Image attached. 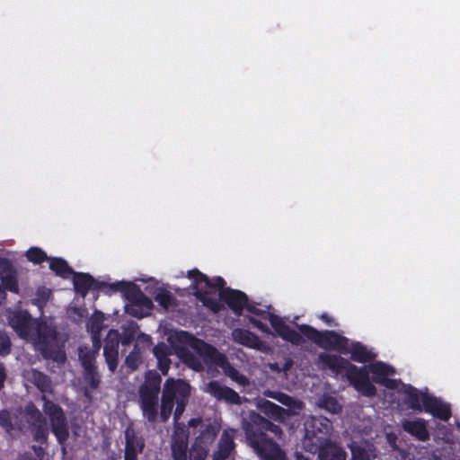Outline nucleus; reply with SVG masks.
I'll use <instances>...</instances> for the list:
<instances>
[{"label":"nucleus","mask_w":460,"mask_h":460,"mask_svg":"<svg viewBox=\"0 0 460 460\" xmlns=\"http://www.w3.org/2000/svg\"><path fill=\"white\" fill-rule=\"evenodd\" d=\"M190 394L189 384L181 379L169 378L164 385L161 399L160 417L166 421L172 412L174 404L176 408L173 414L174 430L171 439V451L173 460L190 459L188 452L189 432L187 427L178 422L185 411Z\"/></svg>","instance_id":"1"},{"label":"nucleus","mask_w":460,"mask_h":460,"mask_svg":"<svg viewBox=\"0 0 460 460\" xmlns=\"http://www.w3.org/2000/svg\"><path fill=\"white\" fill-rule=\"evenodd\" d=\"M176 337L179 343L189 346L196 352L193 353L184 347L177 348L181 361L193 371L202 372L207 368L208 371L216 372V374H220V370L223 374H239L232 367L226 355L220 352L215 346L186 331L178 332Z\"/></svg>","instance_id":"2"},{"label":"nucleus","mask_w":460,"mask_h":460,"mask_svg":"<svg viewBox=\"0 0 460 460\" xmlns=\"http://www.w3.org/2000/svg\"><path fill=\"white\" fill-rule=\"evenodd\" d=\"M269 321L275 332L284 341L294 345H300L303 342L302 334L309 341L316 344L319 348L327 350H335L341 354L345 352L349 339L339 334L335 331H318L308 324H301L296 332L287 324L279 316L270 314Z\"/></svg>","instance_id":"3"},{"label":"nucleus","mask_w":460,"mask_h":460,"mask_svg":"<svg viewBox=\"0 0 460 460\" xmlns=\"http://www.w3.org/2000/svg\"><path fill=\"white\" fill-rule=\"evenodd\" d=\"M243 429L248 445L254 450L261 460H285V453L278 444L268 438L264 431L279 436L281 429L258 413L250 411L243 419Z\"/></svg>","instance_id":"4"},{"label":"nucleus","mask_w":460,"mask_h":460,"mask_svg":"<svg viewBox=\"0 0 460 460\" xmlns=\"http://www.w3.org/2000/svg\"><path fill=\"white\" fill-rule=\"evenodd\" d=\"M373 380L388 388L397 390L400 400L403 401L410 409L424 411L445 421L451 416L450 405L432 396L427 391H420L412 386L397 383L395 380L387 378L386 376H374Z\"/></svg>","instance_id":"5"},{"label":"nucleus","mask_w":460,"mask_h":460,"mask_svg":"<svg viewBox=\"0 0 460 460\" xmlns=\"http://www.w3.org/2000/svg\"><path fill=\"white\" fill-rule=\"evenodd\" d=\"M95 288H98V290H102L108 295L120 292L128 302L125 307L126 312L129 315L137 318H143L146 316V313H145L144 310H151L154 306L152 300L142 292L137 284L133 282L116 281L113 283H107L104 281H99Z\"/></svg>","instance_id":"6"},{"label":"nucleus","mask_w":460,"mask_h":460,"mask_svg":"<svg viewBox=\"0 0 460 460\" xmlns=\"http://www.w3.org/2000/svg\"><path fill=\"white\" fill-rule=\"evenodd\" d=\"M319 363L324 368L332 370L334 374H395V368L383 361H370L367 365L357 367L350 360L339 355L321 353Z\"/></svg>","instance_id":"7"},{"label":"nucleus","mask_w":460,"mask_h":460,"mask_svg":"<svg viewBox=\"0 0 460 460\" xmlns=\"http://www.w3.org/2000/svg\"><path fill=\"white\" fill-rule=\"evenodd\" d=\"M188 278L193 280V288L195 289L193 294L197 299L212 312L218 313L221 310V305L217 298L211 296L208 289L217 288L219 292L226 289L225 279L222 277L210 279L198 269L189 270Z\"/></svg>","instance_id":"8"},{"label":"nucleus","mask_w":460,"mask_h":460,"mask_svg":"<svg viewBox=\"0 0 460 460\" xmlns=\"http://www.w3.org/2000/svg\"><path fill=\"white\" fill-rule=\"evenodd\" d=\"M188 427L194 430L197 429L199 433L190 449V460H205L209 446L214 442L219 427L216 423L199 418L190 420Z\"/></svg>","instance_id":"9"},{"label":"nucleus","mask_w":460,"mask_h":460,"mask_svg":"<svg viewBox=\"0 0 460 460\" xmlns=\"http://www.w3.org/2000/svg\"><path fill=\"white\" fill-rule=\"evenodd\" d=\"M266 394L276 399L278 402L287 407V409H283L280 406L267 400H261L258 402L257 406L266 415L276 420L283 421L288 416L296 415L304 407L301 401L295 400L285 394L269 392Z\"/></svg>","instance_id":"10"},{"label":"nucleus","mask_w":460,"mask_h":460,"mask_svg":"<svg viewBox=\"0 0 460 460\" xmlns=\"http://www.w3.org/2000/svg\"><path fill=\"white\" fill-rule=\"evenodd\" d=\"M332 430V425L327 418L310 416L305 422V437L302 441L304 449L316 454L320 444L327 440L324 436L331 434Z\"/></svg>","instance_id":"11"},{"label":"nucleus","mask_w":460,"mask_h":460,"mask_svg":"<svg viewBox=\"0 0 460 460\" xmlns=\"http://www.w3.org/2000/svg\"><path fill=\"white\" fill-rule=\"evenodd\" d=\"M35 333L32 339L36 341L44 358L52 359L58 364L65 363L66 355L65 350L57 344L56 330L44 325L35 327Z\"/></svg>","instance_id":"12"},{"label":"nucleus","mask_w":460,"mask_h":460,"mask_svg":"<svg viewBox=\"0 0 460 460\" xmlns=\"http://www.w3.org/2000/svg\"><path fill=\"white\" fill-rule=\"evenodd\" d=\"M160 385V376H146V379L139 390L143 414L151 422H154L157 418Z\"/></svg>","instance_id":"13"},{"label":"nucleus","mask_w":460,"mask_h":460,"mask_svg":"<svg viewBox=\"0 0 460 460\" xmlns=\"http://www.w3.org/2000/svg\"><path fill=\"white\" fill-rule=\"evenodd\" d=\"M44 412L50 420L52 431L58 441L63 444L68 437L67 424L63 411L58 405L48 401L44 404Z\"/></svg>","instance_id":"14"},{"label":"nucleus","mask_w":460,"mask_h":460,"mask_svg":"<svg viewBox=\"0 0 460 460\" xmlns=\"http://www.w3.org/2000/svg\"><path fill=\"white\" fill-rule=\"evenodd\" d=\"M0 281L7 292L20 293L18 270L13 261L5 257H0Z\"/></svg>","instance_id":"15"},{"label":"nucleus","mask_w":460,"mask_h":460,"mask_svg":"<svg viewBox=\"0 0 460 460\" xmlns=\"http://www.w3.org/2000/svg\"><path fill=\"white\" fill-rule=\"evenodd\" d=\"M346 351L341 354H349L351 361L367 365L370 361H374L377 358V353L373 348H368L360 341H352L346 345Z\"/></svg>","instance_id":"16"},{"label":"nucleus","mask_w":460,"mask_h":460,"mask_svg":"<svg viewBox=\"0 0 460 460\" xmlns=\"http://www.w3.org/2000/svg\"><path fill=\"white\" fill-rule=\"evenodd\" d=\"M10 325L22 339L32 340L36 334L35 325L31 321V315L27 312H16L10 318Z\"/></svg>","instance_id":"17"},{"label":"nucleus","mask_w":460,"mask_h":460,"mask_svg":"<svg viewBox=\"0 0 460 460\" xmlns=\"http://www.w3.org/2000/svg\"><path fill=\"white\" fill-rule=\"evenodd\" d=\"M219 299L236 314H241L248 302L247 295L237 289L226 288L219 292Z\"/></svg>","instance_id":"18"},{"label":"nucleus","mask_w":460,"mask_h":460,"mask_svg":"<svg viewBox=\"0 0 460 460\" xmlns=\"http://www.w3.org/2000/svg\"><path fill=\"white\" fill-rule=\"evenodd\" d=\"M24 417L27 421L37 428L34 438L38 441H45L48 435V428L45 420L38 409L32 404H28L25 409Z\"/></svg>","instance_id":"19"},{"label":"nucleus","mask_w":460,"mask_h":460,"mask_svg":"<svg viewBox=\"0 0 460 460\" xmlns=\"http://www.w3.org/2000/svg\"><path fill=\"white\" fill-rule=\"evenodd\" d=\"M72 275L75 291L83 297H85L91 289L98 290V288H95L98 281L89 273L74 271Z\"/></svg>","instance_id":"20"},{"label":"nucleus","mask_w":460,"mask_h":460,"mask_svg":"<svg viewBox=\"0 0 460 460\" xmlns=\"http://www.w3.org/2000/svg\"><path fill=\"white\" fill-rule=\"evenodd\" d=\"M205 391L218 400L240 403V396L232 389L221 385L217 382H210L206 385Z\"/></svg>","instance_id":"21"},{"label":"nucleus","mask_w":460,"mask_h":460,"mask_svg":"<svg viewBox=\"0 0 460 460\" xmlns=\"http://www.w3.org/2000/svg\"><path fill=\"white\" fill-rule=\"evenodd\" d=\"M319 460H345L346 452L329 439L320 444L317 450Z\"/></svg>","instance_id":"22"},{"label":"nucleus","mask_w":460,"mask_h":460,"mask_svg":"<svg viewBox=\"0 0 460 460\" xmlns=\"http://www.w3.org/2000/svg\"><path fill=\"white\" fill-rule=\"evenodd\" d=\"M402 426L406 432L421 441H426L429 438L426 421L422 419L405 420L402 421Z\"/></svg>","instance_id":"23"},{"label":"nucleus","mask_w":460,"mask_h":460,"mask_svg":"<svg viewBox=\"0 0 460 460\" xmlns=\"http://www.w3.org/2000/svg\"><path fill=\"white\" fill-rule=\"evenodd\" d=\"M235 433L236 431L234 429L224 430L220 438L218 450L214 455L215 460H225L229 456L234 446V438L235 437Z\"/></svg>","instance_id":"24"},{"label":"nucleus","mask_w":460,"mask_h":460,"mask_svg":"<svg viewBox=\"0 0 460 460\" xmlns=\"http://www.w3.org/2000/svg\"><path fill=\"white\" fill-rule=\"evenodd\" d=\"M97 353V350L88 346H80L78 348V358L84 374H96L95 358Z\"/></svg>","instance_id":"25"},{"label":"nucleus","mask_w":460,"mask_h":460,"mask_svg":"<svg viewBox=\"0 0 460 460\" xmlns=\"http://www.w3.org/2000/svg\"><path fill=\"white\" fill-rule=\"evenodd\" d=\"M351 460H371L376 456L375 448L368 442H353L349 446Z\"/></svg>","instance_id":"26"},{"label":"nucleus","mask_w":460,"mask_h":460,"mask_svg":"<svg viewBox=\"0 0 460 460\" xmlns=\"http://www.w3.org/2000/svg\"><path fill=\"white\" fill-rule=\"evenodd\" d=\"M0 426L5 429L7 433L13 436L15 429L22 430V420L15 412H11L6 410L0 411Z\"/></svg>","instance_id":"27"},{"label":"nucleus","mask_w":460,"mask_h":460,"mask_svg":"<svg viewBox=\"0 0 460 460\" xmlns=\"http://www.w3.org/2000/svg\"><path fill=\"white\" fill-rule=\"evenodd\" d=\"M233 337L237 343L252 349H257L261 345L259 337L255 333L245 329L234 330Z\"/></svg>","instance_id":"28"},{"label":"nucleus","mask_w":460,"mask_h":460,"mask_svg":"<svg viewBox=\"0 0 460 460\" xmlns=\"http://www.w3.org/2000/svg\"><path fill=\"white\" fill-rule=\"evenodd\" d=\"M354 388L364 395L370 396L375 394V387L370 382L369 376H345Z\"/></svg>","instance_id":"29"},{"label":"nucleus","mask_w":460,"mask_h":460,"mask_svg":"<svg viewBox=\"0 0 460 460\" xmlns=\"http://www.w3.org/2000/svg\"><path fill=\"white\" fill-rule=\"evenodd\" d=\"M49 269L58 277L68 279L74 270L68 265L67 261L60 257H49Z\"/></svg>","instance_id":"30"},{"label":"nucleus","mask_w":460,"mask_h":460,"mask_svg":"<svg viewBox=\"0 0 460 460\" xmlns=\"http://www.w3.org/2000/svg\"><path fill=\"white\" fill-rule=\"evenodd\" d=\"M154 299L164 310L177 305V301L174 296L165 288H159L153 294Z\"/></svg>","instance_id":"31"},{"label":"nucleus","mask_w":460,"mask_h":460,"mask_svg":"<svg viewBox=\"0 0 460 460\" xmlns=\"http://www.w3.org/2000/svg\"><path fill=\"white\" fill-rule=\"evenodd\" d=\"M103 354L105 357L106 363L109 370L114 372L118 366V344L106 343L103 349Z\"/></svg>","instance_id":"32"},{"label":"nucleus","mask_w":460,"mask_h":460,"mask_svg":"<svg viewBox=\"0 0 460 460\" xmlns=\"http://www.w3.org/2000/svg\"><path fill=\"white\" fill-rule=\"evenodd\" d=\"M318 407L324 409L330 413H339L341 411V405L337 399L331 395L323 396L317 402Z\"/></svg>","instance_id":"33"},{"label":"nucleus","mask_w":460,"mask_h":460,"mask_svg":"<svg viewBox=\"0 0 460 460\" xmlns=\"http://www.w3.org/2000/svg\"><path fill=\"white\" fill-rule=\"evenodd\" d=\"M25 256L27 260L33 264H41L49 259L46 252L37 246L29 248L25 252Z\"/></svg>","instance_id":"34"},{"label":"nucleus","mask_w":460,"mask_h":460,"mask_svg":"<svg viewBox=\"0 0 460 460\" xmlns=\"http://www.w3.org/2000/svg\"><path fill=\"white\" fill-rule=\"evenodd\" d=\"M136 349L137 346L125 358V365L131 372L135 371L141 362V354Z\"/></svg>","instance_id":"35"},{"label":"nucleus","mask_w":460,"mask_h":460,"mask_svg":"<svg viewBox=\"0 0 460 460\" xmlns=\"http://www.w3.org/2000/svg\"><path fill=\"white\" fill-rule=\"evenodd\" d=\"M143 447L144 445L140 439L134 437L128 430L126 432V449H135L136 452H141Z\"/></svg>","instance_id":"36"},{"label":"nucleus","mask_w":460,"mask_h":460,"mask_svg":"<svg viewBox=\"0 0 460 460\" xmlns=\"http://www.w3.org/2000/svg\"><path fill=\"white\" fill-rule=\"evenodd\" d=\"M153 352L156 359L169 357L171 353V349L168 345H166L164 342H160L157 345H155L153 349Z\"/></svg>","instance_id":"37"},{"label":"nucleus","mask_w":460,"mask_h":460,"mask_svg":"<svg viewBox=\"0 0 460 460\" xmlns=\"http://www.w3.org/2000/svg\"><path fill=\"white\" fill-rule=\"evenodd\" d=\"M11 340L5 332H0V354L8 355L11 351Z\"/></svg>","instance_id":"38"},{"label":"nucleus","mask_w":460,"mask_h":460,"mask_svg":"<svg viewBox=\"0 0 460 460\" xmlns=\"http://www.w3.org/2000/svg\"><path fill=\"white\" fill-rule=\"evenodd\" d=\"M36 294H37L38 299L41 303H47L49 301V299L50 298L51 291H50V289L46 288L45 287H41L37 289Z\"/></svg>","instance_id":"39"},{"label":"nucleus","mask_w":460,"mask_h":460,"mask_svg":"<svg viewBox=\"0 0 460 460\" xmlns=\"http://www.w3.org/2000/svg\"><path fill=\"white\" fill-rule=\"evenodd\" d=\"M171 359L169 357H164L157 359V366L162 374H167L170 368Z\"/></svg>","instance_id":"40"},{"label":"nucleus","mask_w":460,"mask_h":460,"mask_svg":"<svg viewBox=\"0 0 460 460\" xmlns=\"http://www.w3.org/2000/svg\"><path fill=\"white\" fill-rule=\"evenodd\" d=\"M32 451H33L32 457L24 456H22V460H41L42 448L40 447H32Z\"/></svg>","instance_id":"41"},{"label":"nucleus","mask_w":460,"mask_h":460,"mask_svg":"<svg viewBox=\"0 0 460 460\" xmlns=\"http://www.w3.org/2000/svg\"><path fill=\"white\" fill-rule=\"evenodd\" d=\"M319 318L324 323H326L328 326H331V327H337L338 326V323L332 316H330L327 313H323L319 316Z\"/></svg>","instance_id":"42"},{"label":"nucleus","mask_w":460,"mask_h":460,"mask_svg":"<svg viewBox=\"0 0 460 460\" xmlns=\"http://www.w3.org/2000/svg\"><path fill=\"white\" fill-rule=\"evenodd\" d=\"M35 377L34 379V382L36 383L37 386L41 390V391H46L47 390V385H45V383L47 382V376H33Z\"/></svg>","instance_id":"43"},{"label":"nucleus","mask_w":460,"mask_h":460,"mask_svg":"<svg viewBox=\"0 0 460 460\" xmlns=\"http://www.w3.org/2000/svg\"><path fill=\"white\" fill-rule=\"evenodd\" d=\"M244 308L251 314H253L255 315L261 316L264 314V311H262L260 308H257L255 305L249 304V301L247 302Z\"/></svg>","instance_id":"44"},{"label":"nucleus","mask_w":460,"mask_h":460,"mask_svg":"<svg viewBox=\"0 0 460 460\" xmlns=\"http://www.w3.org/2000/svg\"><path fill=\"white\" fill-rule=\"evenodd\" d=\"M134 338H135V334H134V332H126L123 335V337L121 338V343L123 345H129L133 341H134Z\"/></svg>","instance_id":"45"},{"label":"nucleus","mask_w":460,"mask_h":460,"mask_svg":"<svg viewBox=\"0 0 460 460\" xmlns=\"http://www.w3.org/2000/svg\"><path fill=\"white\" fill-rule=\"evenodd\" d=\"M250 323L255 326L256 328H258L260 331L265 332H268V326L263 323L262 322H261L260 320H257L255 318H250Z\"/></svg>","instance_id":"46"},{"label":"nucleus","mask_w":460,"mask_h":460,"mask_svg":"<svg viewBox=\"0 0 460 460\" xmlns=\"http://www.w3.org/2000/svg\"><path fill=\"white\" fill-rule=\"evenodd\" d=\"M139 452H136L135 449H126L125 450V460H136L137 455Z\"/></svg>","instance_id":"47"},{"label":"nucleus","mask_w":460,"mask_h":460,"mask_svg":"<svg viewBox=\"0 0 460 460\" xmlns=\"http://www.w3.org/2000/svg\"><path fill=\"white\" fill-rule=\"evenodd\" d=\"M396 438H397L394 433L386 434L387 442L393 448H396Z\"/></svg>","instance_id":"48"},{"label":"nucleus","mask_w":460,"mask_h":460,"mask_svg":"<svg viewBox=\"0 0 460 460\" xmlns=\"http://www.w3.org/2000/svg\"><path fill=\"white\" fill-rule=\"evenodd\" d=\"M6 290L4 288V286L0 283V301L1 303L6 299Z\"/></svg>","instance_id":"49"},{"label":"nucleus","mask_w":460,"mask_h":460,"mask_svg":"<svg viewBox=\"0 0 460 460\" xmlns=\"http://www.w3.org/2000/svg\"><path fill=\"white\" fill-rule=\"evenodd\" d=\"M234 376V380L238 383H243L244 380H245V376H243V375H240V376Z\"/></svg>","instance_id":"50"},{"label":"nucleus","mask_w":460,"mask_h":460,"mask_svg":"<svg viewBox=\"0 0 460 460\" xmlns=\"http://www.w3.org/2000/svg\"><path fill=\"white\" fill-rule=\"evenodd\" d=\"M4 377H5V376H0V389H1V388L3 387V385H4Z\"/></svg>","instance_id":"51"},{"label":"nucleus","mask_w":460,"mask_h":460,"mask_svg":"<svg viewBox=\"0 0 460 460\" xmlns=\"http://www.w3.org/2000/svg\"><path fill=\"white\" fill-rule=\"evenodd\" d=\"M31 373L32 374H36V375H39V374H42L40 371L37 370V369H31Z\"/></svg>","instance_id":"52"},{"label":"nucleus","mask_w":460,"mask_h":460,"mask_svg":"<svg viewBox=\"0 0 460 460\" xmlns=\"http://www.w3.org/2000/svg\"><path fill=\"white\" fill-rule=\"evenodd\" d=\"M0 374H5L4 373V367L3 365H0Z\"/></svg>","instance_id":"53"},{"label":"nucleus","mask_w":460,"mask_h":460,"mask_svg":"<svg viewBox=\"0 0 460 460\" xmlns=\"http://www.w3.org/2000/svg\"><path fill=\"white\" fill-rule=\"evenodd\" d=\"M145 374L151 375V374H157V373L154 370H147Z\"/></svg>","instance_id":"54"},{"label":"nucleus","mask_w":460,"mask_h":460,"mask_svg":"<svg viewBox=\"0 0 460 460\" xmlns=\"http://www.w3.org/2000/svg\"><path fill=\"white\" fill-rule=\"evenodd\" d=\"M93 376L86 375L84 377H92Z\"/></svg>","instance_id":"55"},{"label":"nucleus","mask_w":460,"mask_h":460,"mask_svg":"<svg viewBox=\"0 0 460 460\" xmlns=\"http://www.w3.org/2000/svg\"><path fill=\"white\" fill-rule=\"evenodd\" d=\"M215 373H216V372H214V373H212V372H211V374H215ZM208 375H210V371H208Z\"/></svg>","instance_id":"56"},{"label":"nucleus","mask_w":460,"mask_h":460,"mask_svg":"<svg viewBox=\"0 0 460 460\" xmlns=\"http://www.w3.org/2000/svg\"><path fill=\"white\" fill-rule=\"evenodd\" d=\"M213 460H215V456H213Z\"/></svg>","instance_id":"57"}]
</instances>
